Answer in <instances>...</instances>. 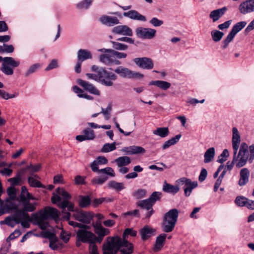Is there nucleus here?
<instances>
[{"mask_svg": "<svg viewBox=\"0 0 254 254\" xmlns=\"http://www.w3.org/2000/svg\"><path fill=\"white\" fill-rule=\"evenodd\" d=\"M137 232L132 228H127L124 231L122 238L118 236L108 237L103 246V254H116L120 248L127 249L128 244L133 250V245L127 241L129 235L132 237L136 236Z\"/></svg>", "mask_w": 254, "mask_h": 254, "instance_id": "obj_1", "label": "nucleus"}, {"mask_svg": "<svg viewBox=\"0 0 254 254\" xmlns=\"http://www.w3.org/2000/svg\"><path fill=\"white\" fill-rule=\"evenodd\" d=\"M237 151H234L232 162L236 164L237 168H240L244 166L248 161L252 163L254 160V144L248 147L247 143L243 142L237 154Z\"/></svg>", "mask_w": 254, "mask_h": 254, "instance_id": "obj_2", "label": "nucleus"}, {"mask_svg": "<svg viewBox=\"0 0 254 254\" xmlns=\"http://www.w3.org/2000/svg\"><path fill=\"white\" fill-rule=\"evenodd\" d=\"M16 200L22 206L23 211L33 212L38 205V203L35 201L37 198L28 192L25 186L21 187L20 194Z\"/></svg>", "mask_w": 254, "mask_h": 254, "instance_id": "obj_3", "label": "nucleus"}, {"mask_svg": "<svg viewBox=\"0 0 254 254\" xmlns=\"http://www.w3.org/2000/svg\"><path fill=\"white\" fill-rule=\"evenodd\" d=\"M117 78V75L114 73L107 71L104 67H99V83L106 86L110 87L114 85V81H116Z\"/></svg>", "mask_w": 254, "mask_h": 254, "instance_id": "obj_4", "label": "nucleus"}, {"mask_svg": "<svg viewBox=\"0 0 254 254\" xmlns=\"http://www.w3.org/2000/svg\"><path fill=\"white\" fill-rule=\"evenodd\" d=\"M2 62L0 70L7 75H11L13 74V68L20 65V62L15 60L12 57H2L0 56V62Z\"/></svg>", "mask_w": 254, "mask_h": 254, "instance_id": "obj_5", "label": "nucleus"}, {"mask_svg": "<svg viewBox=\"0 0 254 254\" xmlns=\"http://www.w3.org/2000/svg\"><path fill=\"white\" fill-rule=\"evenodd\" d=\"M98 174L100 176L93 178L91 181V184L95 186H101L108 180L109 177L113 178L116 176L113 169L109 167L100 169Z\"/></svg>", "mask_w": 254, "mask_h": 254, "instance_id": "obj_6", "label": "nucleus"}, {"mask_svg": "<svg viewBox=\"0 0 254 254\" xmlns=\"http://www.w3.org/2000/svg\"><path fill=\"white\" fill-rule=\"evenodd\" d=\"M90 226L84 225L79 229L76 232V239L78 241L82 243H88L91 244L96 238V235L91 231H88Z\"/></svg>", "mask_w": 254, "mask_h": 254, "instance_id": "obj_7", "label": "nucleus"}, {"mask_svg": "<svg viewBox=\"0 0 254 254\" xmlns=\"http://www.w3.org/2000/svg\"><path fill=\"white\" fill-rule=\"evenodd\" d=\"M99 52L104 53L99 57V61L106 65H110L112 64L119 65L121 63L119 61L115 59L113 50L106 49L105 48L98 50Z\"/></svg>", "mask_w": 254, "mask_h": 254, "instance_id": "obj_8", "label": "nucleus"}, {"mask_svg": "<svg viewBox=\"0 0 254 254\" xmlns=\"http://www.w3.org/2000/svg\"><path fill=\"white\" fill-rule=\"evenodd\" d=\"M114 71L123 78L140 79L143 77L142 74L132 71L122 66L117 67L115 69Z\"/></svg>", "mask_w": 254, "mask_h": 254, "instance_id": "obj_9", "label": "nucleus"}, {"mask_svg": "<svg viewBox=\"0 0 254 254\" xmlns=\"http://www.w3.org/2000/svg\"><path fill=\"white\" fill-rule=\"evenodd\" d=\"M175 226V208L167 212L164 217L163 230L166 232L172 231Z\"/></svg>", "mask_w": 254, "mask_h": 254, "instance_id": "obj_10", "label": "nucleus"}, {"mask_svg": "<svg viewBox=\"0 0 254 254\" xmlns=\"http://www.w3.org/2000/svg\"><path fill=\"white\" fill-rule=\"evenodd\" d=\"M178 185L183 186L185 194L186 196L190 195L192 190L197 186L196 182H191L186 178H182L177 181Z\"/></svg>", "mask_w": 254, "mask_h": 254, "instance_id": "obj_11", "label": "nucleus"}, {"mask_svg": "<svg viewBox=\"0 0 254 254\" xmlns=\"http://www.w3.org/2000/svg\"><path fill=\"white\" fill-rule=\"evenodd\" d=\"M156 31L150 28L137 27L135 33L137 37L142 39H152L156 34Z\"/></svg>", "mask_w": 254, "mask_h": 254, "instance_id": "obj_12", "label": "nucleus"}, {"mask_svg": "<svg viewBox=\"0 0 254 254\" xmlns=\"http://www.w3.org/2000/svg\"><path fill=\"white\" fill-rule=\"evenodd\" d=\"M134 63L139 67L151 69L153 67V63L151 59L147 58H137L133 60Z\"/></svg>", "mask_w": 254, "mask_h": 254, "instance_id": "obj_13", "label": "nucleus"}, {"mask_svg": "<svg viewBox=\"0 0 254 254\" xmlns=\"http://www.w3.org/2000/svg\"><path fill=\"white\" fill-rule=\"evenodd\" d=\"M239 10L243 14L254 11V0H246L239 6Z\"/></svg>", "mask_w": 254, "mask_h": 254, "instance_id": "obj_14", "label": "nucleus"}, {"mask_svg": "<svg viewBox=\"0 0 254 254\" xmlns=\"http://www.w3.org/2000/svg\"><path fill=\"white\" fill-rule=\"evenodd\" d=\"M38 213L42 216H45L46 219L50 218H58L60 214V212L57 209L51 207H45L43 210H40Z\"/></svg>", "mask_w": 254, "mask_h": 254, "instance_id": "obj_15", "label": "nucleus"}, {"mask_svg": "<svg viewBox=\"0 0 254 254\" xmlns=\"http://www.w3.org/2000/svg\"><path fill=\"white\" fill-rule=\"evenodd\" d=\"M77 82L85 90L88 91L92 94L98 96L100 95V91L91 83L81 79H78L77 80Z\"/></svg>", "mask_w": 254, "mask_h": 254, "instance_id": "obj_16", "label": "nucleus"}, {"mask_svg": "<svg viewBox=\"0 0 254 254\" xmlns=\"http://www.w3.org/2000/svg\"><path fill=\"white\" fill-rule=\"evenodd\" d=\"M74 218L82 223L89 224L92 219V216L90 213L82 210H76L73 214Z\"/></svg>", "mask_w": 254, "mask_h": 254, "instance_id": "obj_17", "label": "nucleus"}, {"mask_svg": "<svg viewBox=\"0 0 254 254\" xmlns=\"http://www.w3.org/2000/svg\"><path fill=\"white\" fill-rule=\"evenodd\" d=\"M82 132L83 134L78 135L76 136V139L79 142L85 140H91L95 138L96 136L94 131L90 128H85Z\"/></svg>", "mask_w": 254, "mask_h": 254, "instance_id": "obj_18", "label": "nucleus"}, {"mask_svg": "<svg viewBox=\"0 0 254 254\" xmlns=\"http://www.w3.org/2000/svg\"><path fill=\"white\" fill-rule=\"evenodd\" d=\"M112 32L116 34L127 36H131L133 35L131 29L125 25H119L115 27L112 30Z\"/></svg>", "mask_w": 254, "mask_h": 254, "instance_id": "obj_19", "label": "nucleus"}, {"mask_svg": "<svg viewBox=\"0 0 254 254\" xmlns=\"http://www.w3.org/2000/svg\"><path fill=\"white\" fill-rule=\"evenodd\" d=\"M241 142V136L239 132L236 127L232 128V143L233 150L237 151L240 146Z\"/></svg>", "mask_w": 254, "mask_h": 254, "instance_id": "obj_20", "label": "nucleus"}, {"mask_svg": "<svg viewBox=\"0 0 254 254\" xmlns=\"http://www.w3.org/2000/svg\"><path fill=\"white\" fill-rule=\"evenodd\" d=\"M121 150L127 155L143 154L145 152V150L144 148L139 146L134 145L124 147Z\"/></svg>", "mask_w": 254, "mask_h": 254, "instance_id": "obj_21", "label": "nucleus"}, {"mask_svg": "<svg viewBox=\"0 0 254 254\" xmlns=\"http://www.w3.org/2000/svg\"><path fill=\"white\" fill-rule=\"evenodd\" d=\"M32 218L35 221L40 228L44 230L48 227V223L46 222L47 220L45 216H43L37 212L32 215Z\"/></svg>", "mask_w": 254, "mask_h": 254, "instance_id": "obj_22", "label": "nucleus"}, {"mask_svg": "<svg viewBox=\"0 0 254 254\" xmlns=\"http://www.w3.org/2000/svg\"><path fill=\"white\" fill-rule=\"evenodd\" d=\"M250 172L247 168L242 169L240 171V178L238 181V184L240 186L246 185L249 181Z\"/></svg>", "mask_w": 254, "mask_h": 254, "instance_id": "obj_23", "label": "nucleus"}, {"mask_svg": "<svg viewBox=\"0 0 254 254\" xmlns=\"http://www.w3.org/2000/svg\"><path fill=\"white\" fill-rule=\"evenodd\" d=\"M98 20L103 25L109 27L120 23L117 17H100Z\"/></svg>", "mask_w": 254, "mask_h": 254, "instance_id": "obj_24", "label": "nucleus"}, {"mask_svg": "<svg viewBox=\"0 0 254 254\" xmlns=\"http://www.w3.org/2000/svg\"><path fill=\"white\" fill-rule=\"evenodd\" d=\"M46 237L50 240V248L53 250H57L60 246V243L58 238L52 233L47 232L46 233Z\"/></svg>", "mask_w": 254, "mask_h": 254, "instance_id": "obj_25", "label": "nucleus"}, {"mask_svg": "<svg viewBox=\"0 0 254 254\" xmlns=\"http://www.w3.org/2000/svg\"><path fill=\"white\" fill-rule=\"evenodd\" d=\"M93 227L94 229L95 233L101 237H105L109 234L110 231L108 229L104 228L101 222H96L95 224L93 223Z\"/></svg>", "mask_w": 254, "mask_h": 254, "instance_id": "obj_26", "label": "nucleus"}, {"mask_svg": "<svg viewBox=\"0 0 254 254\" xmlns=\"http://www.w3.org/2000/svg\"><path fill=\"white\" fill-rule=\"evenodd\" d=\"M92 55L91 52L86 49H79L77 53V60L80 62H83L85 60L91 59Z\"/></svg>", "mask_w": 254, "mask_h": 254, "instance_id": "obj_27", "label": "nucleus"}, {"mask_svg": "<svg viewBox=\"0 0 254 254\" xmlns=\"http://www.w3.org/2000/svg\"><path fill=\"white\" fill-rule=\"evenodd\" d=\"M148 84L149 85L156 86L158 88L164 90L168 89L171 86V84L169 82L162 80L151 81Z\"/></svg>", "mask_w": 254, "mask_h": 254, "instance_id": "obj_28", "label": "nucleus"}, {"mask_svg": "<svg viewBox=\"0 0 254 254\" xmlns=\"http://www.w3.org/2000/svg\"><path fill=\"white\" fill-rule=\"evenodd\" d=\"M166 238V235L165 234H162L157 237L154 247V251L158 252L162 249Z\"/></svg>", "mask_w": 254, "mask_h": 254, "instance_id": "obj_29", "label": "nucleus"}, {"mask_svg": "<svg viewBox=\"0 0 254 254\" xmlns=\"http://www.w3.org/2000/svg\"><path fill=\"white\" fill-rule=\"evenodd\" d=\"M154 230L148 226H145L140 231L141 238L143 240H147L148 238L153 235Z\"/></svg>", "mask_w": 254, "mask_h": 254, "instance_id": "obj_30", "label": "nucleus"}, {"mask_svg": "<svg viewBox=\"0 0 254 254\" xmlns=\"http://www.w3.org/2000/svg\"><path fill=\"white\" fill-rule=\"evenodd\" d=\"M215 150L214 147H210L208 148L204 154V162L208 163L211 162L215 156Z\"/></svg>", "mask_w": 254, "mask_h": 254, "instance_id": "obj_31", "label": "nucleus"}, {"mask_svg": "<svg viewBox=\"0 0 254 254\" xmlns=\"http://www.w3.org/2000/svg\"><path fill=\"white\" fill-rule=\"evenodd\" d=\"M107 187L117 191H120L125 188L123 183H119L115 181H109L107 184Z\"/></svg>", "mask_w": 254, "mask_h": 254, "instance_id": "obj_32", "label": "nucleus"}, {"mask_svg": "<svg viewBox=\"0 0 254 254\" xmlns=\"http://www.w3.org/2000/svg\"><path fill=\"white\" fill-rule=\"evenodd\" d=\"M25 212L26 211H23V210H19L12 216L18 224L20 223V222L23 220L29 219V215Z\"/></svg>", "mask_w": 254, "mask_h": 254, "instance_id": "obj_33", "label": "nucleus"}, {"mask_svg": "<svg viewBox=\"0 0 254 254\" xmlns=\"http://www.w3.org/2000/svg\"><path fill=\"white\" fill-rule=\"evenodd\" d=\"M39 177L37 175H30L28 178V182L30 186L32 187L42 188V185L38 181Z\"/></svg>", "mask_w": 254, "mask_h": 254, "instance_id": "obj_34", "label": "nucleus"}, {"mask_svg": "<svg viewBox=\"0 0 254 254\" xmlns=\"http://www.w3.org/2000/svg\"><path fill=\"white\" fill-rule=\"evenodd\" d=\"M115 162H116L119 167H121L126 166L130 164L131 160L130 158L128 156H122L116 159Z\"/></svg>", "mask_w": 254, "mask_h": 254, "instance_id": "obj_35", "label": "nucleus"}, {"mask_svg": "<svg viewBox=\"0 0 254 254\" xmlns=\"http://www.w3.org/2000/svg\"><path fill=\"white\" fill-rule=\"evenodd\" d=\"M169 132L168 128L166 127H158L153 131V133L154 135L162 138L167 136L169 134Z\"/></svg>", "mask_w": 254, "mask_h": 254, "instance_id": "obj_36", "label": "nucleus"}, {"mask_svg": "<svg viewBox=\"0 0 254 254\" xmlns=\"http://www.w3.org/2000/svg\"><path fill=\"white\" fill-rule=\"evenodd\" d=\"M93 0H83L76 4V7L78 9H87L93 3Z\"/></svg>", "mask_w": 254, "mask_h": 254, "instance_id": "obj_37", "label": "nucleus"}, {"mask_svg": "<svg viewBox=\"0 0 254 254\" xmlns=\"http://www.w3.org/2000/svg\"><path fill=\"white\" fill-rule=\"evenodd\" d=\"M153 205L154 204L148 198L139 201L137 202V205L138 206L146 209L147 210H149L151 209Z\"/></svg>", "mask_w": 254, "mask_h": 254, "instance_id": "obj_38", "label": "nucleus"}, {"mask_svg": "<svg viewBox=\"0 0 254 254\" xmlns=\"http://www.w3.org/2000/svg\"><path fill=\"white\" fill-rule=\"evenodd\" d=\"M98 69L99 66L93 65L91 67V70L95 72L94 73H86V75L89 79H93L98 82Z\"/></svg>", "mask_w": 254, "mask_h": 254, "instance_id": "obj_39", "label": "nucleus"}, {"mask_svg": "<svg viewBox=\"0 0 254 254\" xmlns=\"http://www.w3.org/2000/svg\"><path fill=\"white\" fill-rule=\"evenodd\" d=\"M59 206L63 209V212L67 207L69 211H74V204L67 200H64L59 204Z\"/></svg>", "mask_w": 254, "mask_h": 254, "instance_id": "obj_40", "label": "nucleus"}, {"mask_svg": "<svg viewBox=\"0 0 254 254\" xmlns=\"http://www.w3.org/2000/svg\"><path fill=\"white\" fill-rule=\"evenodd\" d=\"M116 142H114L112 143H106L104 144L101 149V152L103 153H108L115 150L116 149Z\"/></svg>", "mask_w": 254, "mask_h": 254, "instance_id": "obj_41", "label": "nucleus"}, {"mask_svg": "<svg viewBox=\"0 0 254 254\" xmlns=\"http://www.w3.org/2000/svg\"><path fill=\"white\" fill-rule=\"evenodd\" d=\"M247 25L246 21H240L235 24L232 27L231 31L235 35L240 31Z\"/></svg>", "mask_w": 254, "mask_h": 254, "instance_id": "obj_42", "label": "nucleus"}, {"mask_svg": "<svg viewBox=\"0 0 254 254\" xmlns=\"http://www.w3.org/2000/svg\"><path fill=\"white\" fill-rule=\"evenodd\" d=\"M212 39L215 42L220 41L224 35V33L219 30H214L211 32Z\"/></svg>", "mask_w": 254, "mask_h": 254, "instance_id": "obj_43", "label": "nucleus"}, {"mask_svg": "<svg viewBox=\"0 0 254 254\" xmlns=\"http://www.w3.org/2000/svg\"><path fill=\"white\" fill-rule=\"evenodd\" d=\"M40 67V64H35L31 66L27 69L24 73L25 77H28L31 74L35 73L38 69Z\"/></svg>", "mask_w": 254, "mask_h": 254, "instance_id": "obj_44", "label": "nucleus"}, {"mask_svg": "<svg viewBox=\"0 0 254 254\" xmlns=\"http://www.w3.org/2000/svg\"><path fill=\"white\" fill-rule=\"evenodd\" d=\"M91 202V199L89 196H80L79 204L81 207H86L88 206Z\"/></svg>", "mask_w": 254, "mask_h": 254, "instance_id": "obj_45", "label": "nucleus"}, {"mask_svg": "<svg viewBox=\"0 0 254 254\" xmlns=\"http://www.w3.org/2000/svg\"><path fill=\"white\" fill-rule=\"evenodd\" d=\"M235 36V35L230 31L226 39L223 41L222 48L223 49H226L228 47L229 44L233 40Z\"/></svg>", "mask_w": 254, "mask_h": 254, "instance_id": "obj_46", "label": "nucleus"}, {"mask_svg": "<svg viewBox=\"0 0 254 254\" xmlns=\"http://www.w3.org/2000/svg\"><path fill=\"white\" fill-rule=\"evenodd\" d=\"M70 214L69 212L65 213V215L64 216V218L68 221V224L70 226H72L73 227H78L79 229H81V228L83 227V225H84V224H82L73 221H70Z\"/></svg>", "mask_w": 254, "mask_h": 254, "instance_id": "obj_47", "label": "nucleus"}, {"mask_svg": "<svg viewBox=\"0 0 254 254\" xmlns=\"http://www.w3.org/2000/svg\"><path fill=\"white\" fill-rule=\"evenodd\" d=\"M4 223L11 227H14L16 224H18L13 216L7 217L4 221H1L0 222V224Z\"/></svg>", "mask_w": 254, "mask_h": 254, "instance_id": "obj_48", "label": "nucleus"}, {"mask_svg": "<svg viewBox=\"0 0 254 254\" xmlns=\"http://www.w3.org/2000/svg\"><path fill=\"white\" fill-rule=\"evenodd\" d=\"M41 168V166L40 164H37L35 165L30 164L26 168V170L29 171L30 175H34L35 173L39 171Z\"/></svg>", "mask_w": 254, "mask_h": 254, "instance_id": "obj_49", "label": "nucleus"}, {"mask_svg": "<svg viewBox=\"0 0 254 254\" xmlns=\"http://www.w3.org/2000/svg\"><path fill=\"white\" fill-rule=\"evenodd\" d=\"M56 192L62 196L63 198L64 199V200L68 201V200L71 198L70 194L63 189L59 188L57 189Z\"/></svg>", "mask_w": 254, "mask_h": 254, "instance_id": "obj_50", "label": "nucleus"}, {"mask_svg": "<svg viewBox=\"0 0 254 254\" xmlns=\"http://www.w3.org/2000/svg\"><path fill=\"white\" fill-rule=\"evenodd\" d=\"M14 47L12 45H7L3 44L0 46V53H11L14 51Z\"/></svg>", "mask_w": 254, "mask_h": 254, "instance_id": "obj_51", "label": "nucleus"}, {"mask_svg": "<svg viewBox=\"0 0 254 254\" xmlns=\"http://www.w3.org/2000/svg\"><path fill=\"white\" fill-rule=\"evenodd\" d=\"M162 190L164 192L167 193H173L175 192V186L165 181L163 184Z\"/></svg>", "mask_w": 254, "mask_h": 254, "instance_id": "obj_52", "label": "nucleus"}, {"mask_svg": "<svg viewBox=\"0 0 254 254\" xmlns=\"http://www.w3.org/2000/svg\"><path fill=\"white\" fill-rule=\"evenodd\" d=\"M112 44L113 48L117 50L125 51L128 48L127 45L118 42L112 41Z\"/></svg>", "mask_w": 254, "mask_h": 254, "instance_id": "obj_53", "label": "nucleus"}, {"mask_svg": "<svg viewBox=\"0 0 254 254\" xmlns=\"http://www.w3.org/2000/svg\"><path fill=\"white\" fill-rule=\"evenodd\" d=\"M227 10V8L226 7L214 10L211 12L209 16H222L225 14Z\"/></svg>", "mask_w": 254, "mask_h": 254, "instance_id": "obj_54", "label": "nucleus"}, {"mask_svg": "<svg viewBox=\"0 0 254 254\" xmlns=\"http://www.w3.org/2000/svg\"><path fill=\"white\" fill-rule=\"evenodd\" d=\"M234 165V162H233L232 161V162L228 161L227 162V164H226V166L223 169V171L220 175V178H223L224 176L225 175L227 171H231V170L233 169Z\"/></svg>", "mask_w": 254, "mask_h": 254, "instance_id": "obj_55", "label": "nucleus"}, {"mask_svg": "<svg viewBox=\"0 0 254 254\" xmlns=\"http://www.w3.org/2000/svg\"><path fill=\"white\" fill-rule=\"evenodd\" d=\"M162 196V193L158 191L153 192L150 197L148 198L154 204L155 202L160 199Z\"/></svg>", "mask_w": 254, "mask_h": 254, "instance_id": "obj_56", "label": "nucleus"}, {"mask_svg": "<svg viewBox=\"0 0 254 254\" xmlns=\"http://www.w3.org/2000/svg\"><path fill=\"white\" fill-rule=\"evenodd\" d=\"M112 111V105L109 104L106 109L102 108L100 113L103 114L106 120H108L110 117V112Z\"/></svg>", "mask_w": 254, "mask_h": 254, "instance_id": "obj_57", "label": "nucleus"}, {"mask_svg": "<svg viewBox=\"0 0 254 254\" xmlns=\"http://www.w3.org/2000/svg\"><path fill=\"white\" fill-rule=\"evenodd\" d=\"M17 96V94H9L5 91L2 89H0V97L4 100H8L9 99L13 98Z\"/></svg>", "mask_w": 254, "mask_h": 254, "instance_id": "obj_58", "label": "nucleus"}, {"mask_svg": "<svg viewBox=\"0 0 254 254\" xmlns=\"http://www.w3.org/2000/svg\"><path fill=\"white\" fill-rule=\"evenodd\" d=\"M247 199L244 196H238L236 197L235 202L239 206H245Z\"/></svg>", "mask_w": 254, "mask_h": 254, "instance_id": "obj_59", "label": "nucleus"}, {"mask_svg": "<svg viewBox=\"0 0 254 254\" xmlns=\"http://www.w3.org/2000/svg\"><path fill=\"white\" fill-rule=\"evenodd\" d=\"M146 191L144 189H139L133 193V196L139 199L145 196Z\"/></svg>", "mask_w": 254, "mask_h": 254, "instance_id": "obj_60", "label": "nucleus"}, {"mask_svg": "<svg viewBox=\"0 0 254 254\" xmlns=\"http://www.w3.org/2000/svg\"><path fill=\"white\" fill-rule=\"evenodd\" d=\"M59 66L58 61L57 60L53 59L51 63L48 64L47 67L45 68L46 71L52 70L54 68H57Z\"/></svg>", "mask_w": 254, "mask_h": 254, "instance_id": "obj_61", "label": "nucleus"}, {"mask_svg": "<svg viewBox=\"0 0 254 254\" xmlns=\"http://www.w3.org/2000/svg\"><path fill=\"white\" fill-rule=\"evenodd\" d=\"M7 192L11 200L15 199L16 198V190L14 188H9L7 190Z\"/></svg>", "mask_w": 254, "mask_h": 254, "instance_id": "obj_62", "label": "nucleus"}, {"mask_svg": "<svg viewBox=\"0 0 254 254\" xmlns=\"http://www.w3.org/2000/svg\"><path fill=\"white\" fill-rule=\"evenodd\" d=\"M127 246V249L125 248H120L119 249V251H120L121 254H131L133 253V250H131V247L130 245Z\"/></svg>", "mask_w": 254, "mask_h": 254, "instance_id": "obj_63", "label": "nucleus"}, {"mask_svg": "<svg viewBox=\"0 0 254 254\" xmlns=\"http://www.w3.org/2000/svg\"><path fill=\"white\" fill-rule=\"evenodd\" d=\"M90 254H99L97 246L95 244L91 243L89 245Z\"/></svg>", "mask_w": 254, "mask_h": 254, "instance_id": "obj_64", "label": "nucleus"}]
</instances>
